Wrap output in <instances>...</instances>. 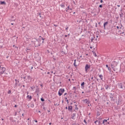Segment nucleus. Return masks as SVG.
<instances>
[{
  "instance_id": "nucleus-20",
  "label": "nucleus",
  "mask_w": 125,
  "mask_h": 125,
  "mask_svg": "<svg viewBox=\"0 0 125 125\" xmlns=\"http://www.w3.org/2000/svg\"><path fill=\"white\" fill-rule=\"evenodd\" d=\"M84 82H83L82 83H81V86H83V87H84Z\"/></svg>"
},
{
  "instance_id": "nucleus-51",
  "label": "nucleus",
  "mask_w": 125,
  "mask_h": 125,
  "mask_svg": "<svg viewBox=\"0 0 125 125\" xmlns=\"http://www.w3.org/2000/svg\"><path fill=\"white\" fill-rule=\"evenodd\" d=\"M117 6H118V7H120V5H118Z\"/></svg>"
},
{
  "instance_id": "nucleus-49",
  "label": "nucleus",
  "mask_w": 125,
  "mask_h": 125,
  "mask_svg": "<svg viewBox=\"0 0 125 125\" xmlns=\"http://www.w3.org/2000/svg\"><path fill=\"white\" fill-rule=\"evenodd\" d=\"M117 28L118 29H119V26H117Z\"/></svg>"
},
{
  "instance_id": "nucleus-15",
  "label": "nucleus",
  "mask_w": 125,
  "mask_h": 125,
  "mask_svg": "<svg viewBox=\"0 0 125 125\" xmlns=\"http://www.w3.org/2000/svg\"><path fill=\"white\" fill-rule=\"evenodd\" d=\"M76 60H74V66H75V67H77V64H76Z\"/></svg>"
},
{
  "instance_id": "nucleus-9",
  "label": "nucleus",
  "mask_w": 125,
  "mask_h": 125,
  "mask_svg": "<svg viewBox=\"0 0 125 125\" xmlns=\"http://www.w3.org/2000/svg\"><path fill=\"white\" fill-rule=\"evenodd\" d=\"M27 98H28V99H29V100H32V96H29V95H28L27 96Z\"/></svg>"
},
{
  "instance_id": "nucleus-4",
  "label": "nucleus",
  "mask_w": 125,
  "mask_h": 125,
  "mask_svg": "<svg viewBox=\"0 0 125 125\" xmlns=\"http://www.w3.org/2000/svg\"><path fill=\"white\" fill-rule=\"evenodd\" d=\"M103 124L104 125H109L110 124V123L107 122V120L104 119V120H103Z\"/></svg>"
},
{
  "instance_id": "nucleus-37",
  "label": "nucleus",
  "mask_w": 125,
  "mask_h": 125,
  "mask_svg": "<svg viewBox=\"0 0 125 125\" xmlns=\"http://www.w3.org/2000/svg\"><path fill=\"white\" fill-rule=\"evenodd\" d=\"M35 123H38V121L35 120Z\"/></svg>"
},
{
  "instance_id": "nucleus-57",
  "label": "nucleus",
  "mask_w": 125,
  "mask_h": 125,
  "mask_svg": "<svg viewBox=\"0 0 125 125\" xmlns=\"http://www.w3.org/2000/svg\"><path fill=\"white\" fill-rule=\"evenodd\" d=\"M47 74H49V72H48Z\"/></svg>"
},
{
  "instance_id": "nucleus-13",
  "label": "nucleus",
  "mask_w": 125,
  "mask_h": 125,
  "mask_svg": "<svg viewBox=\"0 0 125 125\" xmlns=\"http://www.w3.org/2000/svg\"><path fill=\"white\" fill-rule=\"evenodd\" d=\"M120 16L121 17V18H122V17H123L124 16V13H123L122 12H121L120 14Z\"/></svg>"
},
{
  "instance_id": "nucleus-32",
  "label": "nucleus",
  "mask_w": 125,
  "mask_h": 125,
  "mask_svg": "<svg viewBox=\"0 0 125 125\" xmlns=\"http://www.w3.org/2000/svg\"><path fill=\"white\" fill-rule=\"evenodd\" d=\"M54 26L55 27H57V25H56V24H54Z\"/></svg>"
},
{
  "instance_id": "nucleus-47",
  "label": "nucleus",
  "mask_w": 125,
  "mask_h": 125,
  "mask_svg": "<svg viewBox=\"0 0 125 125\" xmlns=\"http://www.w3.org/2000/svg\"><path fill=\"white\" fill-rule=\"evenodd\" d=\"M39 113H42L41 111H39Z\"/></svg>"
},
{
  "instance_id": "nucleus-33",
  "label": "nucleus",
  "mask_w": 125,
  "mask_h": 125,
  "mask_svg": "<svg viewBox=\"0 0 125 125\" xmlns=\"http://www.w3.org/2000/svg\"><path fill=\"white\" fill-rule=\"evenodd\" d=\"M65 95H67V93H65L64 94V96H65Z\"/></svg>"
},
{
  "instance_id": "nucleus-61",
  "label": "nucleus",
  "mask_w": 125,
  "mask_h": 125,
  "mask_svg": "<svg viewBox=\"0 0 125 125\" xmlns=\"http://www.w3.org/2000/svg\"><path fill=\"white\" fill-rule=\"evenodd\" d=\"M86 55H88V54H86Z\"/></svg>"
},
{
  "instance_id": "nucleus-2",
  "label": "nucleus",
  "mask_w": 125,
  "mask_h": 125,
  "mask_svg": "<svg viewBox=\"0 0 125 125\" xmlns=\"http://www.w3.org/2000/svg\"><path fill=\"white\" fill-rule=\"evenodd\" d=\"M5 67H1L0 65V74L2 75V74L4 73V72H5Z\"/></svg>"
},
{
  "instance_id": "nucleus-35",
  "label": "nucleus",
  "mask_w": 125,
  "mask_h": 125,
  "mask_svg": "<svg viewBox=\"0 0 125 125\" xmlns=\"http://www.w3.org/2000/svg\"><path fill=\"white\" fill-rule=\"evenodd\" d=\"M66 102L68 103H69V101L68 100H66Z\"/></svg>"
},
{
  "instance_id": "nucleus-44",
  "label": "nucleus",
  "mask_w": 125,
  "mask_h": 125,
  "mask_svg": "<svg viewBox=\"0 0 125 125\" xmlns=\"http://www.w3.org/2000/svg\"><path fill=\"white\" fill-rule=\"evenodd\" d=\"M27 120H28V121H30V118H28V119H27Z\"/></svg>"
},
{
  "instance_id": "nucleus-17",
  "label": "nucleus",
  "mask_w": 125,
  "mask_h": 125,
  "mask_svg": "<svg viewBox=\"0 0 125 125\" xmlns=\"http://www.w3.org/2000/svg\"><path fill=\"white\" fill-rule=\"evenodd\" d=\"M93 55L95 56V57H96L97 56V55L96 54V53L95 52H93Z\"/></svg>"
},
{
  "instance_id": "nucleus-55",
  "label": "nucleus",
  "mask_w": 125,
  "mask_h": 125,
  "mask_svg": "<svg viewBox=\"0 0 125 125\" xmlns=\"http://www.w3.org/2000/svg\"><path fill=\"white\" fill-rule=\"evenodd\" d=\"M40 17H42V16H40Z\"/></svg>"
},
{
  "instance_id": "nucleus-25",
  "label": "nucleus",
  "mask_w": 125,
  "mask_h": 125,
  "mask_svg": "<svg viewBox=\"0 0 125 125\" xmlns=\"http://www.w3.org/2000/svg\"><path fill=\"white\" fill-rule=\"evenodd\" d=\"M41 101H42V102H43V101H44V99L43 98H42L41 99Z\"/></svg>"
},
{
  "instance_id": "nucleus-39",
  "label": "nucleus",
  "mask_w": 125,
  "mask_h": 125,
  "mask_svg": "<svg viewBox=\"0 0 125 125\" xmlns=\"http://www.w3.org/2000/svg\"><path fill=\"white\" fill-rule=\"evenodd\" d=\"M16 107H17V105H15V107L16 108Z\"/></svg>"
},
{
  "instance_id": "nucleus-26",
  "label": "nucleus",
  "mask_w": 125,
  "mask_h": 125,
  "mask_svg": "<svg viewBox=\"0 0 125 125\" xmlns=\"http://www.w3.org/2000/svg\"><path fill=\"white\" fill-rule=\"evenodd\" d=\"M10 93H11V90H9V91H8V94H10Z\"/></svg>"
},
{
  "instance_id": "nucleus-1",
  "label": "nucleus",
  "mask_w": 125,
  "mask_h": 125,
  "mask_svg": "<svg viewBox=\"0 0 125 125\" xmlns=\"http://www.w3.org/2000/svg\"><path fill=\"white\" fill-rule=\"evenodd\" d=\"M89 70H90V65L89 64H86L85 66V73H88Z\"/></svg>"
},
{
  "instance_id": "nucleus-46",
  "label": "nucleus",
  "mask_w": 125,
  "mask_h": 125,
  "mask_svg": "<svg viewBox=\"0 0 125 125\" xmlns=\"http://www.w3.org/2000/svg\"><path fill=\"white\" fill-rule=\"evenodd\" d=\"M99 36H96V38H99Z\"/></svg>"
},
{
  "instance_id": "nucleus-59",
  "label": "nucleus",
  "mask_w": 125,
  "mask_h": 125,
  "mask_svg": "<svg viewBox=\"0 0 125 125\" xmlns=\"http://www.w3.org/2000/svg\"><path fill=\"white\" fill-rule=\"evenodd\" d=\"M73 13H74V14H75V12H74Z\"/></svg>"
},
{
  "instance_id": "nucleus-41",
  "label": "nucleus",
  "mask_w": 125,
  "mask_h": 125,
  "mask_svg": "<svg viewBox=\"0 0 125 125\" xmlns=\"http://www.w3.org/2000/svg\"><path fill=\"white\" fill-rule=\"evenodd\" d=\"M40 86L42 87V84H41L40 85Z\"/></svg>"
},
{
  "instance_id": "nucleus-58",
  "label": "nucleus",
  "mask_w": 125,
  "mask_h": 125,
  "mask_svg": "<svg viewBox=\"0 0 125 125\" xmlns=\"http://www.w3.org/2000/svg\"><path fill=\"white\" fill-rule=\"evenodd\" d=\"M107 120L109 121V119H108Z\"/></svg>"
},
{
  "instance_id": "nucleus-60",
  "label": "nucleus",
  "mask_w": 125,
  "mask_h": 125,
  "mask_svg": "<svg viewBox=\"0 0 125 125\" xmlns=\"http://www.w3.org/2000/svg\"><path fill=\"white\" fill-rule=\"evenodd\" d=\"M17 47V48H18V47Z\"/></svg>"
},
{
  "instance_id": "nucleus-22",
  "label": "nucleus",
  "mask_w": 125,
  "mask_h": 125,
  "mask_svg": "<svg viewBox=\"0 0 125 125\" xmlns=\"http://www.w3.org/2000/svg\"><path fill=\"white\" fill-rule=\"evenodd\" d=\"M91 80H92V83H93V82H94V79H93V77H92L91 78Z\"/></svg>"
},
{
  "instance_id": "nucleus-27",
  "label": "nucleus",
  "mask_w": 125,
  "mask_h": 125,
  "mask_svg": "<svg viewBox=\"0 0 125 125\" xmlns=\"http://www.w3.org/2000/svg\"><path fill=\"white\" fill-rule=\"evenodd\" d=\"M17 85H18V83L17 82H16L15 86H17Z\"/></svg>"
},
{
  "instance_id": "nucleus-53",
  "label": "nucleus",
  "mask_w": 125,
  "mask_h": 125,
  "mask_svg": "<svg viewBox=\"0 0 125 125\" xmlns=\"http://www.w3.org/2000/svg\"><path fill=\"white\" fill-rule=\"evenodd\" d=\"M31 69H33V66H32Z\"/></svg>"
},
{
  "instance_id": "nucleus-48",
  "label": "nucleus",
  "mask_w": 125,
  "mask_h": 125,
  "mask_svg": "<svg viewBox=\"0 0 125 125\" xmlns=\"http://www.w3.org/2000/svg\"><path fill=\"white\" fill-rule=\"evenodd\" d=\"M49 125H51V123H50L49 124Z\"/></svg>"
},
{
  "instance_id": "nucleus-38",
  "label": "nucleus",
  "mask_w": 125,
  "mask_h": 125,
  "mask_svg": "<svg viewBox=\"0 0 125 125\" xmlns=\"http://www.w3.org/2000/svg\"><path fill=\"white\" fill-rule=\"evenodd\" d=\"M68 29H69V27H67L65 30H68Z\"/></svg>"
},
{
  "instance_id": "nucleus-10",
  "label": "nucleus",
  "mask_w": 125,
  "mask_h": 125,
  "mask_svg": "<svg viewBox=\"0 0 125 125\" xmlns=\"http://www.w3.org/2000/svg\"><path fill=\"white\" fill-rule=\"evenodd\" d=\"M0 4H6V3H5V2L4 1H0Z\"/></svg>"
},
{
  "instance_id": "nucleus-45",
  "label": "nucleus",
  "mask_w": 125,
  "mask_h": 125,
  "mask_svg": "<svg viewBox=\"0 0 125 125\" xmlns=\"http://www.w3.org/2000/svg\"><path fill=\"white\" fill-rule=\"evenodd\" d=\"M17 114V112H16L15 116H16Z\"/></svg>"
},
{
  "instance_id": "nucleus-56",
  "label": "nucleus",
  "mask_w": 125,
  "mask_h": 125,
  "mask_svg": "<svg viewBox=\"0 0 125 125\" xmlns=\"http://www.w3.org/2000/svg\"><path fill=\"white\" fill-rule=\"evenodd\" d=\"M2 121H3V119H2Z\"/></svg>"
},
{
  "instance_id": "nucleus-7",
  "label": "nucleus",
  "mask_w": 125,
  "mask_h": 125,
  "mask_svg": "<svg viewBox=\"0 0 125 125\" xmlns=\"http://www.w3.org/2000/svg\"><path fill=\"white\" fill-rule=\"evenodd\" d=\"M68 111H72V110H73V106H72V105H70L68 106Z\"/></svg>"
},
{
  "instance_id": "nucleus-42",
  "label": "nucleus",
  "mask_w": 125,
  "mask_h": 125,
  "mask_svg": "<svg viewBox=\"0 0 125 125\" xmlns=\"http://www.w3.org/2000/svg\"><path fill=\"white\" fill-rule=\"evenodd\" d=\"M15 82H17V79H15Z\"/></svg>"
},
{
  "instance_id": "nucleus-52",
  "label": "nucleus",
  "mask_w": 125,
  "mask_h": 125,
  "mask_svg": "<svg viewBox=\"0 0 125 125\" xmlns=\"http://www.w3.org/2000/svg\"><path fill=\"white\" fill-rule=\"evenodd\" d=\"M11 25H13V23H11Z\"/></svg>"
},
{
  "instance_id": "nucleus-29",
  "label": "nucleus",
  "mask_w": 125,
  "mask_h": 125,
  "mask_svg": "<svg viewBox=\"0 0 125 125\" xmlns=\"http://www.w3.org/2000/svg\"><path fill=\"white\" fill-rule=\"evenodd\" d=\"M100 2H101V3H102V2H103V0H101Z\"/></svg>"
},
{
  "instance_id": "nucleus-19",
  "label": "nucleus",
  "mask_w": 125,
  "mask_h": 125,
  "mask_svg": "<svg viewBox=\"0 0 125 125\" xmlns=\"http://www.w3.org/2000/svg\"><path fill=\"white\" fill-rule=\"evenodd\" d=\"M107 68H108V71H109V72H111L112 71V69H111V67H108Z\"/></svg>"
},
{
  "instance_id": "nucleus-28",
  "label": "nucleus",
  "mask_w": 125,
  "mask_h": 125,
  "mask_svg": "<svg viewBox=\"0 0 125 125\" xmlns=\"http://www.w3.org/2000/svg\"><path fill=\"white\" fill-rule=\"evenodd\" d=\"M83 122L85 123V124H87V123H86V121L85 120H83Z\"/></svg>"
},
{
  "instance_id": "nucleus-31",
  "label": "nucleus",
  "mask_w": 125,
  "mask_h": 125,
  "mask_svg": "<svg viewBox=\"0 0 125 125\" xmlns=\"http://www.w3.org/2000/svg\"><path fill=\"white\" fill-rule=\"evenodd\" d=\"M99 7H101V8L102 7V5H100Z\"/></svg>"
},
{
  "instance_id": "nucleus-6",
  "label": "nucleus",
  "mask_w": 125,
  "mask_h": 125,
  "mask_svg": "<svg viewBox=\"0 0 125 125\" xmlns=\"http://www.w3.org/2000/svg\"><path fill=\"white\" fill-rule=\"evenodd\" d=\"M94 124L95 125H100V121H98V120H96L94 122Z\"/></svg>"
},
{
  "instance_id": "nucleus-54",
  "label": "nucleus",
  "mask_w": 125,
  "mask_h": 125,
  "mask_svg": "<svg viewBox=\"0 0 125 125\" xmlns=\"http://www.w3.org/2000/svg\"><path fill=\"white\" fill-rule=\"evenodd\" d=\"M23 87H25V85H23Z\"/></svg>"
},
{
  "instance_id": "nucleus-16",
  "label": "nucleus",
  "mask_w": 125,
  "mask_h": 125,
  "mask_svg": "<svg viewBox=\"0 0 125 125\" xmlns=\"http://www.w3.org/2000/svg\"><path fill=\"white\" fill-rule=\"evenodd\" d=\"M104 87L105 89H108V88H109V86L108 85H104Z\"/></svg>"
},
{
  "instance_id": "nucleus-8",
  "label": "nucleus",
  "mask_w": 125,
  "mask_h": 125,
  "mask_svg": "<svg viewBox=\"0 0 125 125\" xmlns=\"http://www.w3.org/2000/svg\"><path fill=\"white\" fill-rule=\"evenodd\" d=\"M60 5L61 7H62V8H64V7H65V2L62 3Z\"/></svg>"
},
{
  "instance_id": "nucleus-36",
  "label": "nucleus",
  "mask_w": 125,
  "mask_h": 125,
  "mask_svg": "<svg viewBox=\"0 0 125 125\" xmlns=\"http://www.w3.org/2000/svg\"><path fill=\"white\" fill-rule=\"evenodd\" d=\"M69 10H73V9L69 8Z\"/></svg>"
},
{
  "instance_id": "nucleus-12",
  "label": "nucleus",
  "mask_w": 125,
  "mask_h": 125,
  "mask_svg": "<svg viewBox=\"0 0 125 125\" xmlns=\"http://www.w3.org/2000/svg\"><path fill=\"white\" fill-rule=\"evenodd\" d=\"M69 9H70V5H68V6H67V7L66 8V12H68V10H69Z\"/></svg>"
},
{
  "instance_id": "nucleus-14",
  "label": "nucleus",
  "mask_w": 125,
  "mask_h": 125,
  "mask_svg": "<svg viewBox=\"0 0 125 125\" xmlns=\"http://www.w3.org/2000/svg\"><path fill=\"white\" fill-rule=\"evenodd\" d=\"M107 24H108V22H104V27L105 28V27L106 26V25H107Z\"/></svg>"
},
{
  "instance_id": "nucleus-34",
  "label": "nucleus",
  "mask_w": 125,
  "mask_h": 125,
  "mask_svg": "<svg viewBox=\"0 0 125 125\" xmlns=\"http://www.w3.org/2000/svg\"><path fill=\"white\" fill-rule=\"evenodd\" d=\"M65 100L66 101L68 100V99H67V97H65Z\"/></svg>"
},
{
  "instance_id": "nucleus-3",
  "label": "nucleus",
  "mask_w": 125,
  "mask_h": 125,
  "mask_svg": "<svg viewBox=\"0 0 125 125\" xmlns=\"http://www.w3.org/2000/svg\"><path fill=\"white\" fill-rule=\"evenodd\" d=\"M65 92V90L63 88H61L59 89V92H58V94L59 96H61L63 93Z\"/></svg>"
},
{
  "instance_id": "nucleus-62",
  "label": "nucleus",
  "mask_w": 125,
  "mask_h": 125,
  "mask_svg": "<svg viewBox=\"0 0 125 125\" xmlns=\"http://www.w3.org/2000/svg\"><path fill=\"white\" fill-rule=\"evenodd\" d=\"M88 106H89V104H88Z\"/></svg>"
},
{
  "instance_id": "nucleus-43",
  "label": "nucleus",
  "mask_w": 125,
  "mask_h": 125,
  "mask_svg": "<svg viewBox=\"0 0 125 125\" xmlns=\"http://www.w3.org/2000/svg\"><path fill=\"white\" fill-rule=\"evenodd\" d=\"M82 93L83 94V93H84V92L83 91V92H82Z\"/></svg>"
},
{
  "instance_id": "nucleus-18",
  "label": "nucleus",
  "mask_w": 125,
  "mask_h": 125,
  "mask_svg": "<svg viewBox=\"0 0 125 125\" xmlns=\"http://www.w3.org/2000/svg\"><path fill=\"white\" fill-rule=\"evenodd\" d=\"M27 79H28V80H31V76H26Z\"/></svg>"
},
{
  "instance_id": "nucleus-5",
  "label": "nucleus",
  "mask_w": 125,
  "mask_h": 125,
  "mask_svg": "<svg viewBox=\"0 0 125 125\" xmlns=\"http://www.w3.org/2000/svg\"><path fill=\"white\" fill-rule=\"evenodd\" d=\"M84 102L86 103V104H89L90 103V102L89 100H87V99L83 100Z\"/></svg>"
},
{
  "instance_id": "nucleus-30",
  "label": "nucleus",
  "mask_w": 125,
  "mask_h": 125,
  "mask_svg": "<svg viewBox=\"0 0 125 125\" xmlns=\"http://www.w3.org/2000/svg\"><path fill=\"white\" fill-rule=\"evenodd\" d=\"M106 68H109V66H108V64H106Z\"/></svg>"
},
{
  "instance_id": "nucleus-50",
  "label": "nucleus",
  "mask_w": 125,
  "mask_h": 125,
  "mask_svg": "<svg viewBox=\"0 0 125 125\" xmlns=\"http://www.w3.org/2000/svg\"><path fill=\"white\" fill-rule=\"evenodd\" d=\"M42 40L43 41L44 39L42 38Z\"/></svg>"
},
{
  "instance_id": "nucleus-21",
  "label": "nucleus",
  "mask_w": 125,
  "mask_h": 125,
  "mask_svg": "<svg viewBox=\"0 0 125 125\" xmlns=\"http://www.w3.org/2000/svg\"><path fill=\"white\" fill-rule=\"evenodd\" d=\"M75 90V91H76V90H77V88L75 86H74L73 87V90Z\"/></svg>"
},
{
  "instance_id": "nucleus-23",
  "label": "nucleus",
  "mask_w": 125,
  "mask_h": 125,
  "mask_svg": "<svg viewBox=\"0 0 125 125\" xmlns=\"http://www.w3.org/2000/svg\"><path fill=\"white\" fill-rule=\"evenodd\" d=\"M119 87H120V88H123V85H122V84H120L119 85Z\"/></svg>"
},
{
  "instance_id": "nucleus-24",
  "label": "nucleus",
  "mask_w": 125,
  "mask_h": 125,
  "mask_svg": "<svg viewBox=\"0 0 125 125\" xmlns=\"http://www.w3.org/2000/svg\"><path fill=\"white\" fill-rule=\"evenodd\" d=\"M31 89H32V90H34V89L35 88V86H33L31 87Z\"/></svg>"
},
{
  "instance_id": "nucleus-40",
  "label": "nucleus",
  "mask_w": 125,
  "mask_h": 125,
  "mask_svg": "<svg viewBox=\"0 0 125 125\" xmlns=\"http://www.w3.org/2000/svg\"><path fill=\"white\" fill-rule=\"evenodd\" d=\"M65 109H66V110H67V109H68V107L66 106V107H65Z\"/></svg>"
},
{
  "instance_id": "nucleus-11",
  "label": "nucleus",
  "mask_w": 125,
  "mask_h": 125,
  "mask_svg": "<svg viewBox=\"0 0 125 125\" xmlns=\"http://www.w3.org/2000/svg\"><path fill=\"white\" fill-rule=\"evenodd\" d=\"M99 78L101 79L102 81H103V75H100Z\"/></svg>"
}]
</instances>
